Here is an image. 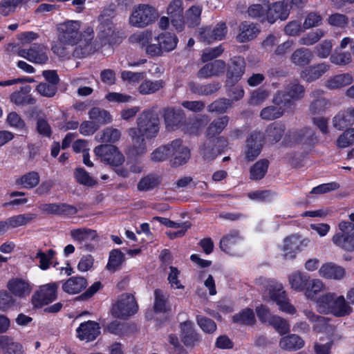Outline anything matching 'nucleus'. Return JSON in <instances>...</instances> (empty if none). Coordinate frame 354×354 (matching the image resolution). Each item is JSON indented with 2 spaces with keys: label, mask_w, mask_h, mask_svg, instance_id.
<instances>
[{
  "label": "nucleus",
  "mask_w": 354,
  "mask_h": 354,
  "mask_svg": "<svg viewBox=\"0 0 354 354\" xmlns=\"http://www.w3.org/2000/svg\"><path fill=\"white\" fill-rule=\"evenodd\" d=\"M82 23L78 20H66L57 26L59 41L66 45L76 46L73 54L78 57H86L95 50L93 43V28L86 26L80 31Z\"/></svg>",
  "instance_id": "obj_1"
},
{
  "label": "nucleus",
  "mask_w": 354,
  "mask_h": 354,
  "mask_svg": "<svg viewBox=\"0 0 354 354\" xmlns=\"http://www.w3.org/2000/svg\"><path fill=\"white\" fill-rule=\"evenodd\" d=\"M160 130V120L151 111H143L137 120V128H131L128 133L132 140V153L141 155L146 152L145 139L151 140L157 136Z\"/></svg>",
  "instance_id": "obj_2"
},
{
  "label": "nucleus",
  "mask_w": 354,
  "mask_h": 354,
  "mask_svg": "<svg viewBox=\"0 0 354 354\" xmlns=\"http://www.w3.org/2000/svg\"><path fill=\"white\" fill-rule=\"evenodd\" d=\"M316 309L319 313L336 317L348 316L353 312V308L344 297L334 292H327L319 297L316 300Z\"/></svg>",
  "instance_id": "obj_3"
},
{
  "label": "nucleus",
  "mask_w": 354,
  "mask_h": 354,
  "mask_svg": "<svg viewBox=\"0 0 354 354\" xmlns=\"http://www.w3.org/2000/svg\"><path fill=\"white\" fill-rule=\"evenodd\" d=\"M305 95V88L298 80H293L286 85L283 90L277 91L274 95L272 102L283 105L287 109L292 107L295 102L301 100Z\"/></svg>",
  "instance_id": "obj_4"
},
{
  "label": "nucleus",
  "mask_w": 354,
  "mask_h": 354,
  "mask_svg": "<svg viewBox=\"0 0 354 354\" xmlns=\"http://www.w3.org/2000/svg\"><path fill=\"white\" fill-rule=\"evenodd\" d=\"M157 10L149 4H139L133 8L129 24L133 27L144 28L153 24L158 17Z\"/></svg>",
  "instance_id": "obj_5"
},
{
  "label": "nucleus",
  "mask_w": 354,
  "mask_h": 354,
  "mask_svg": "<svg viewBox=\"0 0 354 354\" xmlns=\"http://www.w3.org/2000/svg\"><path fill=\"white\" fill-rule=\"evenodd\" d=\"M263 296L265 299L269 298L275 301L282 312L290 315L296 313V308L290 303L281 283L274 281H268Z\"/></svg>",
  "instance_id": "obj_6"
},
{
  "label": "nucleus",
  "mask_w": 354,
  "mask_h": 354,
  "mask_svg": "<svg viewBox=\"0 0 354 354\" xmlns=\"http://www.w3.org/2000/svg\"><path fill=\"white\" fill-rule=\"evenodd\" d=\"M99 25L97 28V37L102 44L114 45L122 41L119 32L115 31V26L111 19L104 11L99 17Z\"/></svg>",
  "instance_id": "obj_7"
},
{
  "label": "nucleus",
  "mask_w": 354,
  "mask_h": 354,
  "mask_svg": "<svg viewBox=\"0 0 354 354\" xmlns=\"http://www.w3.org/2000/svg\"><path fill=\"white\" fill-rule=\"evenodd\" d=\"M138 310V304L133 294L120 295L113 304L111 313L115 317L126 319L136 314Z\"/></svg>",
  "instance_id": "obj_8"
},
{
  "label": "nucleus",
  "mask_w": 354,
  "mask_h": 354,
  "mask_svg": "<svg viewBox=\"0 0 354 354\" xmlns=\"http://www.w3.org/2000/svg\"><path fill=\"white\" fill-rule=\"evenodd\" d=\"M339 232L335 234L332 238L333 243L346 252L354 251V224L342 221L338 225Z\"/></svg>",
  "instance_id": "obj_9"
},
{
  "label": "nucleus",
  "mask_w": 354,
  "mask_h": 354,
  "mask_svg": "<svg viewBox=\"0 0 354 354\" xmlns=\"http://www.w3.org/2000/svg\"><path fill=\"white\" fill-rule=\"evenodd\" d=\"M156 43L149 47L148 52L151 54V57H161L165 53L174 50L178 42V37L173 33L165 32L154 37Z\"/></svg>",
  "instance_id": "obj_10"
},
{
  "label": "nucleus",
  "mask_w": 354,
  "mask_h": 354,
  "mask_svg": "<svg viewBox=\"0 0 354 354\" xmlns=\"http://www.w3.org/2000/svg\"><path fill=\"white\" fill-rule=\"evenodd\" d=\"M310 240L299 234H292L283 239L282 251L286 259H294L297 254L306 248Z\"/></svg>",
  "instance_id": "obj_11"
},
{
  "label": "nucleus",
  "mask_w": 354,
  "mask_h": 354,
  "mask_svg": "<svg viewBox=\"0 0 354 354\" xmlns=\"http://www.w3.org/2000/svg\"><path fill=\"white\" fill-rule=\"evenodd\" d=\"M18 56L36 64H45L48 62V48L42 44H34L29 48L19 47L16 49Z\"/></svg>",
  "instance_id": "obj_12"
},
{
  "label": "nucleus",
  "mask_w": 354,
  "mask_h": 354,
  "mask_svg": "<svg viewBox=\"0 0 354 354\" xmlns=\"http://www.w3.org/2000/svg\"><path fill=\"white\" fill-rule=\"evenodd\" d=\"M95 154L111 167H118L124 162V156L114 145H101L94 149Z\"/></svg>",
  "instance_id": "obj_13"
},
{
  "label": "nucleus",
  "mask_w": 354,
  "mask_h": 354,
  "mask_svg": "<svg viewBox=\"0 0 354 354\" xmlns=\"http://www.w3.org/2000/svg\"><path fill=\"white\" fill-rule=\"evenodd\" d=\"M170 164L177 167L186 164L190 158V150L180 139H176L168 143Z\"/></svg>",
  "instance_id": "obj_14"
},
{
  "label": "nucleus",
  "mask_w": 354,
  "mask_h": 354,
  "mask_svg": "<svg viewBox=\"0 0 354 354\" xmlns=\"http://www.w3.org/2000/svg\"><path fill=\"white\" fill-rule=\"evenodd\" d=\"M264 144V136L261 132H252L246 139L244 148L245 158L250 162L261 153Z\"/></svg>",
  "instance_id": "obj_15"
},
{
  "label": "nucleus",
  "mask_w": 354,
  "mask_h": 354,
  "mask_svg": "<svg viewBox=\"0 0 354 354\" xmlns=\"http://www.w3.org/2000/svg\"><path fill=\"white\" fill-rule=\"evenodd\" d=\"M57 283H50L40 286L32 297V304L35 307H41L53 301L57 298Z\"/></svg>",
  "instance_id": "obj_16"
},
{
  "label": "nucleus",
  "mask_w": 354,
  "mask_h": 354,
  "mask_svg": "<svg viewBox=\"0 0 354 354\" xmlns=\"http://www.w3.org/2000/svg\"><path fill=\"white\" fill-rule=\"evenodd\" d=\"M290 1V0H282L270 6L268 8L266 20L270 24H274L278 19L286 20L292 8V4L289 3Z\"/></svg>",
  "instance_id": "obj_17"
},
{
  "label": "nucleus",
  "mask_w": 354,
  "mask_h": 354,
  "mask_svg": "<svg viewBox=\"0 0 354 354\" xmlns=\"http://www.w3.org/2000/svg\"><path fill=\"white\" fill-rule=\"evenodd\" d=\"M304 314L306 318L313 324V330L317 333H325L330 336H335V328L328 322V319L316 315L309 310H304Z\"/></svg>",
  "instance_id": "obj_18"
},
{
  "label": "nucleus",
  "mask_w": 354,
  "mask_h": 354,
  "mask_svg": "<svg viewBox=\"0 0 354 354\" xmlns=\"http://www.w3.org/2000/svg\"><path fill=\"white\" fill-rule=\"evenodd\" d=\"M7 288L10 292L19 298L28 296L32 290V285L26 279L14 277L10 279L7 283Z\"/></svg>",
  "instance_id": "obj_19"
},
{
  "label": "nucleus",
  "mask_w": 354,
  "mask_h": 354,
  "mask_svg": "<svg viewBox=\"0 0 354 354\" xmlns=\"http://www.w3.org/2000/svg\"><path fill=\"white\" fill-rule=\"evenodd\" d=\"M243 244V238L236 230H232L225 234L220 241L221 250L230 255H235L239 248Z\"/></svg>",
  "instance_id": "obj_20"
},
{
  "label": "nucleus",
  "mask_w": 354,
  "mask_h": 354,
  "mask_svg": "<svg viewBox=\"0 0 354 354\" xmlns=\"http://www.w3.org/2000/svg\"><path fill=\"white\" fill-rule=\"evenodd\" d=\"M245 60L240 56H236L230 59L227 70V84H233L237 82L245 71Z\"/></svg>",
  "instance_id": "obj_21"
},
{
  "label": "nucleus",
  "mask_w": 354,
  "mask_h": 354,
  "mask_svg": "<svg viewBox=\"0 0 354 354\" xmlns=\"http://www.w3.org/2000/svg\"><path fill=\"white\" fill-rule=\"evenodd\" d=\"M154 36L150 30L137 31L131 35L128 39L130 44L142 48L149 57H151V54L148 52V49L153 46L152 42Z\"/></svg>",
  "instance_id": "obj_22"
},
{
  "label": "nucleus",
  "mask_w": 354,
  "mask_h": 354,
  "mask_svg": "<svg viewBox=\"0 0 354 354\" xmlns=\"http://www.w3.org/2000/svg\"><path fill=\"white\" fill-rule=\"evenodd\" d=\"M313 135V131L308 127L293 129L286 133L283 142L286 145L290 147L298 144H306Z\"/></svg>",
  "instance_id": "obj_23"
},
{
  "label": "nucleus",
  "mask_w": 354,
  "mask_h": 354,
  "mask_svg": "<svg viewBox=\"0 0 354 354\" xmlns=\"http://www.w3.org/2000/svg\"><path fill=\"white\" fill-rule=\"evenodd\" d=\"M77 337L82 341L91 342L100 333L99 324L94 321L82 323L76 329Z\"/></svg>",
  "instance_id": "obj_24"
},
{
  "label": "nucleus",
  "mask_w": 354,
  "mask_h": 354,
  "mask_svg": "<svg viewBox=\"0 0 354 354\" xmlns=\"http://www.w3.org/2000/svg\"><path fill=\"white\" fill-rule=\"evenodd\" d=\"M330 65L326 62L311 65L301 71L300 77L307 82H312L328 72Z\"/></svg>",
  "instance_id": "obj_25"
},
{
  "label": "nucleus",
  "mask_w": 354,
  "mask_h": 354,
  "mask_svg": "<svg viewBox=\"0 0 354 354\" xmlns=\"http://www.w3.org/2000/svg\"><path fill=\"white\" fill-rule=\"evenodd\" d=\"M225 62L221 59H216L204 65L198 72L200 78H210L214 76H219L225 70Z\"/></svg>",
  "instance_id": "obj_26"
},
{
  "label": "nucleus",
  "mask_w": 354,
  "mask_h": 354,
  "mask_svg": "<svg viewBox=\"0 0 354 354\" xmlns=\"http://www.w3.org/2000/svg\"><path fill=\"white\" fill-rule=\"evenodd\" d=\"M324 95V91L322 89H315L310 93V97L314 100L309 106L310 113L312 115L319 114L324 112L330 105L328 100L322 97Z\"/></svg>",
  "instance_id": "obj_27"
},
{
  "label": "nucleus",
  "mask_w": 354,
  "mask_h": 354,
  "mask_svg": "<svg viewBox=\"0 0 354 354\" xmlns=\"http://www.w3.org/2000/svg\"><path fill=\"white\" fill-rule=\"evenodd\" d=\"M39 208L42 212L49 214L73 215L77 212L75 207L65 203H44Z\"/></svg>",
  "instance_id": "obj_28"
},
{
  "label": "nucleus",
  "mask_w": 354,
  "mask_h": 354,
  "mask_svg": "<svg viewBox=\"0 0 354 354\" xmlns=\"http://www.w3.org/2000/svg\"><path fill=\"white\" fill-rule=\"evenodd\" d=\"M345 274L343 267L331 262L322 264L319 269V276L327 279L340 280L344 277Z\"/></svg>",
  "instance_id": "obj_29"
},
{
  "label": "nucleus",
  "mask_w": 354,
  "mask_h": 354,
  "mask_svg": "<svg viewBox=\"0 0 354 354\" xmlns=\"http://www.w3.org/2000/svg\"><path fill=\"white\" fill-rule=\"evenodd\" d=\"M181 339L187 346H194L200 340V336L194 328V324L191 321H186L180 324Z\"/></svg>",
  "instance_id": "obj_30"
},
{
  "label": "nucleus",
  "mask_w": 354,
  "mask_h": 354,
  "mask_svg": "<svg viewBox=\"0 0 354 354\" xmlns=\"http://www.w3.org/2000/svg\"><path fill=\"white\" fill-rule=\"evenodd\" d=\"M354 123V108L349 107L339 111L333 118V125L337 130H343Z\"/></svg>",
  "instance_id": "obj_31"
},
{
  "label": "nucleus",
  "mask_w": 354,
  "mask_h": 354,
  "mask_svg": "<svg viewBox=\"0 0 354 354\" xmlns=\"http://www.w3.org/2000/svg\"><path fill=\"white\" fill-rule=\"evenodd\" d=\"M259 32L260 30L256 24L244 21L239 26L236 40L240 43L248 42L257 37Z\"/></svg>",
  "instance_id": "obj_32"
},
{
  "label": "nucleus",
  "mask_w": 354,
  "mask_h": 354,
  "mask_svg": "<svg viewBox=\"0 0 354 354\" xmlns=\"http://www.w3.org/2000/svg\"><path fill=\"white\" fill-rule=\"evenodd\" d=\"M353 82V77L351 74L342 73L328 77L324 85L329 90H335L350 85Z\"/></svg>",
  "instance_id": "obj_33"
},
{
  "label": "nucleus",
  "mask_w": 354,
  "mask_h": 354,
  "mask_svg": "<svg viewBox=\"0 0 354 354\" xmlns=\"http://www.w3.org/2000/svg\"><path fill=\"white\" fill-rule=\"evenodd\" d=\"M183 118V112L180 109L167 108L164 111V120L166 128L168 130L177 129Z\"/></svg>",
  "instance_id": "obj_34"
},
{
  "label": "nucleus",
  "mask_w": 354,
  "mask_h": 354,
  "mask_svg": "<svg viewBox=\"0 0 354 354\" xmlns=\"http://www.w3.org/2000/svg\"><path fill=\"white\" fill-rule=\"evenodd\" d=\"M310 276L299 270H296L288 276V281L291 288L297 292L304 291L308 284Z\"/></svg>",
  "instance_id": "obj_35"
},
{
  "label": "nucleus",
  "mask_w": 354,
  "mask_h": 354,
  "mask_svg": "<svg viewBox=\"0 0 354 354\" xmlns=\"http://www.w3.org/2000/svg\"><path fill=\"white\" fill-rule=\"evenodd\" d=\"M87 286L85 278L82 277H73L62 284V289L68 294H77Z\"/></svg>",
  "instance_id": "obj_36"
},
{
  "label": "nucleus",
  "mask_w": 354,
  "mask_h": 354,
  "mask_svg": "<svg viewBox=\"0 0 354 354\" xmlns=\"http://www.w3.org/2000/svg\"><path fill=\"white\" fill-rule=\"evenodd\" d=\"M313 52L306 48H299L291 55L290 60L292 64L298 66L308 65L313 59Z\"/></svg>",
  "instance_id": "obj_37"
},
{
  "label": "nucleus",
  "mask_w": 354,
  "mask_h": 354,
  "mask_svg": "<svg viewBox=\"0 0 354 354\" xmlns=\"http://www.w3.org/2000/svg\"><path fill=\"white\" fill-rule=\"evenodd\" d=\"M37 217V214L32 213H26L15 215L6 220L8 229L17 228L27 225L30 223Z\"/></svg>",
  "instance_id": "obj_38"
},
{
  "label": "nucleus",
  "mask_w": 354,
  "mask_h": 354,
  "mask_svg": "<svg viewBox=\"0 0 354 354\" xmlns=\"http://www.w3.org/2000/svg\"><path fill=\"white\" fill-rule=\"evenodd\" d=\"M304 346V341L296 334H290L281 338L279 346L286 351H296Z\"/></svg>",
  "instance_id": "obj_39"
},
{
  "label": "nucleus",
  "mask_w": 354,
  "mask_h": 354,
  "mask_svg": "<svg viewBox=\"0 0 354 354\" xmlns=\"http://www.w3.org/2000/svg\"><path fill=\"white\" fill-rule=\"evenodd\" d=\"M71 238L80 243H87L97 238L96 231L88 228L73 229L70 232Z\"/></svg>",
  "instance_id": "obj_40"
},
{
  "label": "nucleus",
  "mask_w": 354,
  "mask_h": 354,
  "mask_svg": "<svg viewBox=\"0 0 354 354\" xmlns=\"http://www.w3.org/2000/svg\"><path fill=\"white\" fill-rule=\"evenodd\" d=\"M285 126L279 123H273L269 125L266 131V139L270 144H274L279 142L285 131Z\"/></svg>",
  "instance_id": "obj_41"
},
{
  "label": "nucleus",
  "mask_w": 354,
  "mask_h": 354,
  "mask_svg": "<svg viewBox=\"0 0 354 354\" xmlns=\"http://www.w3.org/2000/svg\"><path fill=\"white\" fill-rule=\"evenodd\" d=\"M165 82L162 80H145L138 86V91L141 95L153 94L164 88Z\"/></svg>",
  "instance_id": "obj_42"
},
{
  "label": "nucleus",
  "mask_w": 354,
  "mask_h": 354,
  "mask_svg": "<svg viewBox=\"0 0 354 354\" xmlns=\"http://www.w3.org/2000/svg\"><path fill=\"white\" fill-rule=\"evenodd\" d=\"M269 161L266 159H261L255 162L250 169V179L259 180L262 179L267 173Z\"/></svg>",
  "instance_id": "obj_43"
},
{
  "label": "nucleus",
  "mask_w": 354,
  "mask_h": 354,
  "mask_svg": "<svg viewBox=\"0 0 354 354\" xmlns=\"http://www.w3.org/2000/svg\"><path fill=\"white\" fill-rule=\"evenodd\" d=\"M55 254L56 252L52 249H50L46 252L38 250L34 257V259H39V268L41 270H46L53 263V259Z\"/></svg>",
  "instance_id": "obj_44"
},
{
  "label": "nucleus",
  "mask_w": 354,
  "mask_h": 354,
  "mask_svg": "<svg viewBox=\"0 0 354 354\" xmlns=\"http://www.w3.org/2000/svg\"><path fill=\"white\" fill-rule=\"evenodd\" d=\"M229 122V117L225 115L214 120L206 131V135L209 138H213L220 134L227 127Z\"/></svg>",
  "instance_id": "obj_45"
},
{
  "label": "nucleus",
  "mask_w": 354,
  "mask_h": 354,
  "mask_svg": "<svg viewBox=\"0 0 354 354\" xmlns=\"http://www.w3.org/2000/svg\"><path fill=\"white\" fill-rule=\"evenodd\" d=\"M89 118L95 124L100 127L102 124L111 122L112 118L110 113L98 107H94L88 112Z\"/></svg>",
  "instance_id": "obj_46"
},
{
  "label": "nucleus",
  "mask_w": 354,
  "mask_h": 354,
  "mask_svg": "<svg viewBox=\"0 0 354 354\" xmlns=\"http://www.w3.org/2000/svg\"><path fill=\"white\" fill-rule=\"evenodd\" d=\"M40 180L39 175L36 171H30L16 180V184L26 189L36 187Z\"/></svg>",
  "instance_id": "obj_47"
},
{
  "label": "nucleus",
  "mask_w": 354,
  "mask_h": 354,
  "mask_svg": "<svg viewBox=\"0 0 354 354\" xmlns=\"http://www.w3.org/2000/svg\"><path fill=\"white\" fill-rule=\"evenodd\" d=\"M325 286L322 280L318 279H314L309 281L308 284L305 288V295L310 300H317L316 296L318 293L324 290Z\"/></svg>",
  "instance_id": "obj_48"
},
{
  "label": "nucleus",
  "mask_w": 354,
  "mask_h": 354,
  "mask_svg": "<svg viewBox=\"0 0 354 354\" xmlns=\"http://www.w3.org/2000/svg\"><path fill=\"white\" fill-rule=\"evenodd\" d=\"M124 261V254L120 250H113L109 253L106 268L111 272H115L120 268Z\"/></svg>",
  "instance_id": "obj_49"
},
{
  "label": "nucleus",
  "mask_w": 354,
  "mask_h": 354,
  "mask_svg": "<svg viewBox=\"0 0 354 354\" xmlns=\"http://www.w3.org/2000/svg\"><path fill=\"white\" fill-rule=\"evenodd\" d=\"M202 7L200 6H193L189 8L185 13V23L189 27H195L200 24Z\"/></svg>",
  "instance_id": "obj_50"
},
{
  "label": "nucleus",
  "mask_w": 354,
  "mask_h": 354,
  "mask_svg": "<svg viewBox=\"0 0 354 354\" xmlns=\"http://www.w3.org/2000/svg\"><path fill=\"white\" fill-rule=\"evenodd\" d=\"M326 32L322 29H317L305 34L299 40L300 45L312 46L324 37Z\"/></svg>",
  "instance_id": "obj_51"
},
{
  "label": "nucleus",
  "mask_w": 354,
  "mask_h": 354,
  "mask_svg": "<svg viewBox=\"0 0 354 354\" xmlns=\"http://www.w3.org/2000/svg\"><path fill=\"white\" fill-rule=\"evenodd\" d=\"M10 102L17 106H26L33 104L35 102V99L28 93L23 91L14 92L10 96Z\"/></svg>",
  "instance_id": "obj_52"
},
{
  "label": "nucleus",
  "mask_w": 354,
  "mask_h": 354,
  "mask_svg": "<svg viewBox=\"0 0 354 354\" xmlns=\"http://www.w3.org/2000/svg\"><path fill=\"white\" fill-rule=\"evenodd\" d=\"M279 106H270L264 108L261 111L260 116L263 120H271L280 118L284 113L286 107L283 105Z\"/></svg>",
  "instance_id": "obj_53"
},
{
  "label": "nucleus",
  "mask_w": 354,
  "mask_h": 354,
  "mask_svg": "<svg viewBox=\"0 0 354 354\" xmlns=\"http://www.w3.org/2000/svg\"><path fill=\"white\" fill-rule=\"evenodd\" d=\"M233 321L235 323L244 325L253 324L255 322V317L252 309L245 308L233 316Z\"/></svg>",
  "instance_id": "obj_54"
},
{
  "label": "nucleus",
  "mask_w": 354,
  "mask_h": 354,
  "mask_svg": "<svg viewBox=\"0 0 354 354\" xmlns=\"http://www.w3.org/2000/svg\"><path fill=\"white\" fill-rule=\"evenodd\" d=\"M160 183V178L156 174H149L142 178L138 185V189L140 191H148L156 187Z\"/></svg>",
  "instance_id": "obj_55"
},
{
  "label": "nucleus",
  "mask_w": 354,
  "mask_h": 354,
  "mask_svg": "<svg viewBox=\"0 0 354 354\" xmlns=\"http://www.w3.org/2000/svg\"><path fill=\"white\" fill-rule=\"evenodd\" d=\"M232 106V102L230 100L227 98H220L207 106V110L209 112H215L218 113H225L228 109Z\"/></svg>",
  "instance_id": "obj_56"
},
{
  "label": "nucleus",
  "mask_w": 354,
  "mask_h": 354,
  "mask_svg": "<svg viewBox=\"0 0 354 354\" xmlns=\"http://www.w3.org/2000/svg\"><path fill=\"white\" fill-rule=\"evenodd\" d=\"M330 62L338 66H345L352 62L351 53L348 51L339 52L336 49L330 57Z\"/></svg>",
  "instance_id": "obj_57"
},
{
  "label": "nucleus",
  "mask_w": 354,
  "mask_h": 354,
  "mask_svg": "<svg viewBox=\"0 0 354 354\" xmlns=\"http://www.w3.org/2000/svg\"><path fill=\"white\" fill-rule=\"evenodd\" d=\"M280 335L287 334L290 332V326L288 322L279 316H274L269 323Z\"/></svg>",
  "instance_id": "obj_58"
},
{
  "label": "nucleus",
  "mask_w": 354,
  "mask_h": 354,
  "mask_svg": "<svg viewBox=\"0 0 354 354\" xmlns=\"http://www.w3.org/2000/svg\"><path fill=\"white\" fill-rule=\"evenodd\" d=\"M120 131L113 128H106L97 135L98 140L102 142H115L120 139Z\"/></svg>",
  "instance_id": "obj_59"
},
{
  "label": "nucleus",
  "mask_w": 354,
  "mask_h": 354,
  "mask_svg": "<svg viewBox=\"0 0 354 354\" xmlns=\"http://www.w3.org/2000/svg\"><path fill=\"white\" fill-rule=\"evenodd\" d=\"M75 180L80 184L86 186H93L96 184V181L88 174V173L83 168H77L74 173Z\"/></svg>",
  "instance_id": "obj_60"
},
{
  "label": "nucleus",
  "mask_w": 354,
  "mask_h": 354,
  "mask_svg": "<svg viewBox=\"0 0 354 354\" xmlns=\"http://www.w3.org/2000/svg\"><path fill=\"white\" fill-rule=\"evenodd\" d=\"M196 322L204 333H213L216 330L217 326L216 323L209 318L202 315H197Z\"/></svg>",
  "instance_id": "obj_61"
},
{
  "label": "nucleus",
  "mask_w": 354,
  "mask_h": 354,
  "mask_svg": "<svg viewBox=\"0 0 354 354\" xmlns=\"http://www.w3.org/2000/svg\"><path fill=\"white\" fill-rule=\"evenodd\" d=\"M154 310L158 313L166 311V303L167 297L166 294L161 290L157 289L154 291Z\"/></svg>",
  "instance_id": "obj_62"
},
{
  "label": "nucleus",
  "mask_w": 354,
  "mask_h": 354,
  "mask_svg": "<svg viewBox=\"0 0 354 354\" xmlns=\"http://www.w3.org/2000/svg\"><path fill=\"white\" fill-rule=\"evenodd\" d=\"M333 48L331 40L325 39L315 47V53L317 57L322 59L328 57Z\"/></svg>",
  "instance_id": "obj_63"
},
{
  "label": "nucleus",
  "mask_w": 354,
  "mask_h": 354,
  "mask_svg": "<svg viewBox=\"0 0 354 354\" xmlns=\"http://www.w3.org/2000/svg\"><path fill=\"white\" fill-rule=\"evenodd\" d=\"M354 143V129H350L342 135L337 140V145L339 148H346Z\"/></svg>",
  "instance_id": "obj_64"
}]
</instances>
